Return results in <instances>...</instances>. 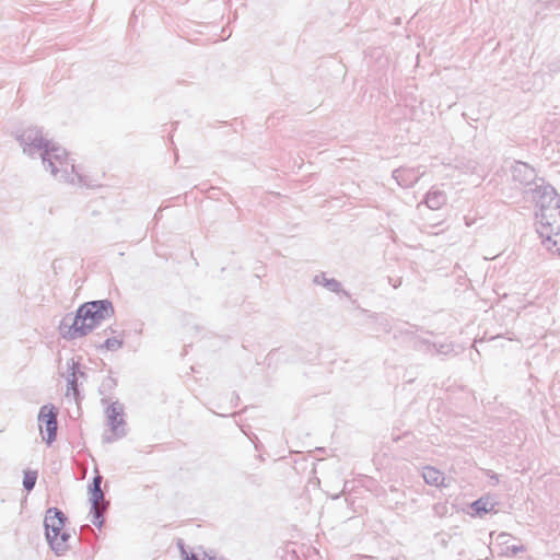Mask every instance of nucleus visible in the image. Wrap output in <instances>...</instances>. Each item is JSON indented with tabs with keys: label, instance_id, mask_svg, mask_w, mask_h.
<instances>
[{
	"label": "nucleus",
	"instance_id": "nucleus-1",
	"mask_svg": "<svg viewBox=\"0 0 560 560\" xmlns=\"http://www.w3.org/2000/svg\"><path fill=\"white\" fill-rule=\"evenodd\" d=\"M15 139L22 147L23 153L35 159L40 158L43 166L51 176L72 185L91 187L86 177L77 171L67 151L43 136L38 127H27L15 132Z\"/></svg>",
	"mask_w": 560,
	"mask_h": 560
},
{
	"label": "nucleus",
	"instance_id": "nucleus-2",
	"mask_svg": "<svg viewBox=\"0 0 560 560\" xmlns=\"http://www.w3.org/2000/svg\"><path fill=\"white\" fill-rule=\"evenodd\" d=\"M527 196L539 209L536 230L542 245L551 254L560 255V196L544 179Z\"/></svg>",
	"mask_w": 560,
	"mask_h": 560
},
{
	"label": "nucleus",
	"instance_id": "nucleus-3",
	"mask_svg": "<svg viewBox=\"0 0 560 560\" xmlns=\"http://www.w3.org/2000/svg\"><path fill=\"white\" fill-rule=\"evenodd\" d=\"M115 310L107 300H95L79 306L73 317H65L60 324V331L65 339L74 340L90 334L105 319L113 317Z\"/></svg>",
	"mask_w": 560,
	"mask_h": 560
},
{
	"label": "nucleus",
	"instance_id": "nucleus-4",
	"mask_svg": "<svg viewBox=\"0 0 560 560\" xmlns=\"http://www.w3.org/2000/svg\"><path fill=\"white\" fill-rule=\"evenodd\" d=\"M57 417L58 409L54 405L47 404L40 407L37 420L40 433H46V435H43V439L47 445H51L56 441L58 430Z\"/></svg>",
	"mask_w": 560,
	"mask_h": 560
},
{
	"label": "nucleus",
	"instance_id": "nucleus-5",
	"mask_svg": "<svg viewBox=\"0 0 560 560\" xmlns=\"http://www.w3.org/2000/svg\"><path fill=\"white\" fill-rule=\"evenodd\" d=\"M105 415L107 419V423L110 427V430L114 434V438L104 436V441L110 443L116 439L124 438L126 435V421L124 419V405L119 401L108 402L107 408L105 409Z\"/></svg>",
	"mask_w": 560,
	"mask_h": 560
},
{
	"label": "nucleus",
	"instance_id": "nucleus-6",
	"mask_svg": "<svg viewBox=\"0 0 560 560\" xmlns=\"http://www.w3.org/2000/svg\"><path fill=\"white\" fill-rule=\"evenodd\" d=\"M512 179L525 188L524 192L528 195L532 188L540 184L535 170L527 163L516 161L511 167Z\"/></svg>",
	"mask_w": 560,
	"mask_h": 560
},
{
	"label": "nucleus",
	"instance_id": "nucleus-7",
	"mask_svg": "<svg viewBox=\"0 0 560 560\" xmlns=\"http://www.w3.org/2000/svg\"><path fill=\"white\" fill-rule=\"evenodd\" d=\"M424 174L425 168L421 165L415 167L401 166L393 171L392 177L399 187L410 188L416 185Z\"/></svg>",
	"mask_w": 560,
	"mask_h": 560
},
{
	"label": "nucleus",
	"instance_id": "nucleus-8",
	"mask_svg": "<svg viewBox=\"0 0 560 560\" xmlns=\"http://www.w3.org/2000/svg\"><path fill=\"white\" fill-rule=\"evenodd\" d=\"M66 521L67 517L60 509L49 508L46 511L44 527L47 541H49V538L59 536L60 532L65 527Z\"/></svg>",
	"mask_w": 560,
	"mask_h": 560
},
{
	"label": "nucleus",
	"instance_id": "nucleus-9",
	"mask_svg": "<svg viewBox=\"0 0 560 560\" xmlns=\"http://www.w3.org/2000/svg\"><path fill=\"white\" fill-rule=\"evenodd\" d=\"M69 373L67 376V395L72 394L75 400L80 398L79 384H78V373L80 369V363L74 359L68 361ZM80 376H85L84 372H80Z\"/></svg>",
	"mask_w": 560,
	"mask_h": 560
},
{
	"label": "nucleus",
	"instance_id": "nucleus-10",
	"mask_svg": "<svg viewBox=\"0 0 560 560\" xmlns=\"http://www.w3.org/2000/svg\"><path fill=\"white\" fill-rule=\"evenodd\" d=\"M103 477L96 471V475L92 478V481L88 486L89 490V502L91 505H109V502L105 499V494L102 490Z\"/></svg>",
	"mask_w": 560,
	"mask_h": 560
},
{
	"label": "nucleus",
	"instance_id": "nucleus-11",
	"mask_svg": "<svg viewBox=\"0 0 560 560\" xmlns=\"http://www.w3.org/2000/svg\"><path fill=\"white\" fill-rule=\"evenodd\" d=\"M446 202L447 196L445 191L440 189L438 186H432L418 207L424 203L431 210H440L444 205H446Z\"/></svg>",
	"mask_w": 560,
	"mask_h": 560
},
{
	"label": "nucleus",
	"instance_id": "nucleus-12",
	"mask_svg": "<svg viewBox=\"0 0 560 560\" xmlns=\"http://www.w3.org/2000/svg\"><path fill=\"white\" fill-rule=\"evenodd\" d=\"M422 478L425 483L434 487H445V477L442 471L432 466H425L422 469Z\"/></svg>",
	"mask_w": 560,
	"mask_h": 560
},
{
	"label": "nucleus",
	"instance_id": "nucleus-13",
	"mask_svg": "<svg viewBox=\"0 0 560 560\" xmlns=\"http://www.w3.org/2000/svg\"><path fill=\"white\" fill-rule=\"evenodd\" d=\"M313 282L315 284H319L325 287L328 291L334 293H340L342 292L345 295H349L347 291L342 290L341 283L334 279V278H326V275L324 272L318 273L314 277Z\"/></svg>",
	"mask_w": 560,
	"mask_h": 560
},
{
	"label": "nucleus",
	"instance_id": "nucleus-14",
	"mask_svg": "<svg viewBox=\"0 0 560 560\" xmlns=\"http://www.w3.org/2000/svg\"><path fill=\"white\" fill-rule=\"evenodd\" d=\"M70 538V534L61 530L59 536L49 538L48 545L51 548V550L57 555L61 556L63 555L68 549V540Z\"/></svg>",
	"mask_w": 560,
	"mask_h": 560
},
{
	"label": "nucleus",
	"instance_id": "nucleus-15",
	"mask_svg": "<svg viewBox=\"0 0 560 560\" xmlns=\"http://www.w3.org/2000/svg\"><path fill=\"white\" fill-rule=\"evenodd\" d=\"M117 386V381L116 378H114L113 376H107L105 377L100 387H98V392L100 394L103 396L102 398V404L103 405H107L109 402V398L107 397L112 390Z\"/></svg>",
	"mask_w": 560,
	"mask_h": 560
},
{
	"label": "nucleus",
	"instance_id": "nucleus-16",
	"mask_svg": "<svg viewBox=\"0 0 560 560\" xmlns=\"http://www.w3.org/2000/svg\"><path fill=\"white\" fill-rule=\"evenodd\" d=\"M109 505L98 504L91 505L90 515L91 522L98 528H102L105 522L104 514Z\"/></svg>",
	"mask_w": 560,
	"mask_h": 560
},
{
	"label": "nucleus",
	"instance_id": "nucleus-17",
	"mask_svg": "<svg viewBox=\"0 0 560 560\" xmlns=\"http://www.w3.org/2000/svg\"><path fill=\"white\" fill-rule=\"evenodd\" d=\"M124 346V341L120 338H107L103 343L96 345L95 347L98 349H106L108 351H117Z\"/></svg>",
	"mask_w": 560,
	"mask_h": 560
},
{
	"label": "nucleus",
	"instance_id": "nucleus-18",
	"mask_svg": "<svg viewBox=\"0 0 560 560\" xmlns=\"http://www.w3.org/2000/svg\"><path fill=\"white\" fill-rule=\"evenodd\" d=\"M38 474L36 470H25L23 476V487L30 492L34 489L37 481Z\"/></svg>",
	"mask_w": 560,
	"mask_h": 560
},
{
	"label": "nucleus",
	"instance_id": "nucleus-19",
	"mask_svg": "<svg viewBox=\"0 0 560 560\" xmlns=\"http://www.w3.org/2000/svg\"><path fill=\"white\" fill-rule=\"evenodd\" d=\"M488 504L489 502L487 500L478 499L472 503V508L478 514L487 513L491 510L488 508Z\"/></svg>",
	"mask_w": 560,
	"mask_h": 560
},
{
	"label": "nucleus",
	"instance_id": "nucleus-20",
	"mask_svg": "<svg viewBox=\"0 0 560 560\" xmlns=\"http://www.w3.org/2000/svg\"><path fill=\"white\" fill-rule=\"evenodd\" d=\"M523 551H525V547L523 545H512L506 546L502 553L508 557H513Z\"/></svg>",
	"mask_w": 560,
	"mask_h": 560
},
{
	"label": "nucleus",
	"instance_id": "nucleus-21",
	"mask_svg": "<svg viewBox=\"0 0 560 560\" xmlns=\"http://www.w3.org/2000/svg\"><path fill=\"white\" fill-rule=\"evenodd\" d=\"M180 549H182V553L183 556L185 557V560H215L214 558H203V559H199L198 555L195 553V552H187L183 546H180Z\"/></svg>",
	"mask_w": 560,
	"mask_h": 560
},
{
	"label": "nucleus",
	"instance_id": "nucleus-22",
	"mask_svg": "<svg viewBox=\"0 0 560 560\" xmlns=\"http://www.w3.org/2000/svg\"><path fill=\"white\" fill-rule=\"evenodd\" d=\"M451 346L450 345H441L440 348L438 349V352L439 353H448L451 351Z\"/></svg>",
	"mask_w": 560,
	"mask_h": 560
},
{
	"label": "nucleus",
	"instance_id": "nucleus-23",
	"mask_svg": "<svg viewBox=\"0 0 560 560\" xmlns=\"http://www.w3.org/2000/svg\"><path fill=\"white\" fill-rule=\"evenodd\" d=\"M509 538H510V535H509V534H506V533H501V534L498 536V539L501 541V544H504V545H506V544H508Z\"/></svg>",
	"mask_w": 560,
	"mask_h": 560
},
{
	"label": "nucleus",
	"instance_id": "nucleus-24",
	"mask_svg": "<svg viewBox=\"0 0 560 560\" xmlns=\"http://www.w3.org/2000/svg\"><path fill=\"white\" fill-rule=\"evenodd\" d=\"M107 330H110L112 332H114V329L112 327H108L107 329H105L104 332H106Z\"/></svg>",
	"mask_w": 560,
	"mask_h": 560
}]
</instances>
